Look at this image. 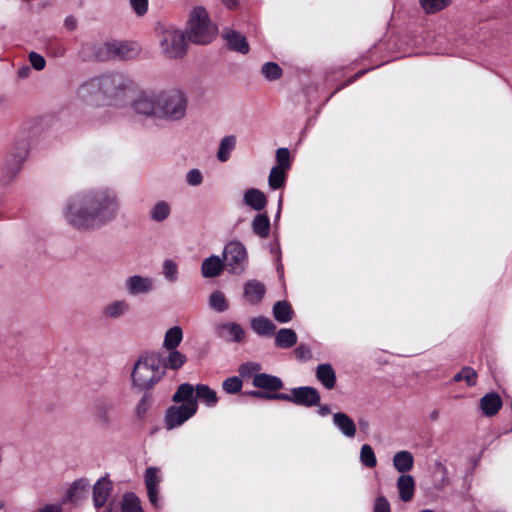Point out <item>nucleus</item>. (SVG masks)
Listing matches in <instances>:
<instances>
[{
    "mask_svg": "<svg viewBox=\"0 0 512 512\" xmlns=\"http://www.w3.org/2000/svg\"><path fill=\"white\" fill-rule=\"evenodd\" d=\"M252 383L256 388L271 391H277L283 387V383L280 378L265 373L256 374Z\"/></svg>",
    "mask_w": 512,
    "mask_h": 512,
    "instance_id": "nucleus-23",
    "label": "nucleus"
},
{
    "mask_svg": "<svg viewBox=\"0 0 512 512\" xmlns=\"http://www.w3.org/2000/svg\"><path fill=\"white\" fill-rule=\"evenodd\" d=\"M29 60L31 65L36 70H42L45 67L46 61L45 59L36 52H31L29 55Z\"/></svg>",
    "mask_w": 512,
    "mask_h": 512,
    "instance_id": "nucleus-54",
    "label": "nucleus"
},
{
    "mask_svg": "<svg viewBox=\"0 0 512 512\" xmlns=\"http://www.w3.org/2000/svg\"><path fill=\"white\" fill-rule=\"evenodd\" d=\"M360 461L368 468H374L377 465L375 453L369 444L362 445L360 450Z\"/></svg>",
    "mask_w": 512,
    "mask_h": 512,
    "instance_id": "nucleus-46",
    "label": "nucleus"
},
{
    "mask_svg": "<svg viewBox=\"0 0 512 512\" xmlns=\"http://www.w3.org/2000/svg\"><path fill=\"white\" fill-rule=\"evenodd\" d=\"M277 165L275 167L289 170L290 168V152L287 148H279L276 151Z\"/></svg>",
    "mask_w": 512,
    "mask_h": 512,
    "instance_id": "nucleus-49",
    "label": "nucleus"
},
{
    "mask_svg": "<svg viewBox=\"0 0 512 512\" xmlns=\"http://www.w3.org/2000/svg\"><path fill=\"white\" fill-rule=\"evenodd\" d=\"M122 512H143L139 498L133 493H127L122 500Z\"/></svg>",
    "mask_w": 512,
    "mask_h": 512,
    "instance_id": "nucleus-44",
    "label": "nucleus"
},
{
    "mask_svg": "<svg viewBox=\"0 0 512 512\" xmlns=\"http://www.w3.org/2000/svg\"><path fill=\"white\" fill-rule=\"evenodd\" d=\"M261 72L263 76L269 81L277 80L282 75L281 67L275 62H266L262 66Z\"/></svg>",
    "mask_w": 512,
    "mask_h": 512,
    "instance_id": "nucleus-47",
    "label": "nucleus"
},
{
    "mask_svg": "<svg viewBox=\"0 0 512 512\" xmlns=\"http://www.w3.org/2000/svg\"><path fill=\"white\" fill-rule=\"evenodd\" d=\"M112 41L99 42L93 45V56L99 61H107L113 59Z\"/></svg>",
    "mask_w": 512,
    "mask_h": 512,
    "instance_id": "nucleus-38",
    "label": "nucleus"
},
{
    "mask_svg": "<svg viewBox=\"0 0 512 512\" xmlns=\"http://www.w3.org/2000/svg\"><path fill=\"white\" fill-rule=\"evenodd\" d=\"M320 413H321L322 415H326V414L330 413V409H329V407H328V406H322V407H320Z\"/></svg>",
    "mask_w": 512,
    "mask_h": 512,
    "instance_id": "nucleus-64",
    "label": "nucleus"
},
{
    "mask_svg": "<svg viewBox=\"0 0 512 512\" xmlns=\"http://www.w3.org/2000/svg\"><path fill=\"white\" fill-rule=\"evenodd\" d=\"M317 380L328 390L336 385V372L330 364H320L316 368Z\"/></svg>",
    "mask_w": 512,
    "mask_h": 512,
    "instance_id": "nucleus-21",
    "label": "nucleus"
},
{
    "mask_svg": "<svg viewBox=\"0 0 512 512\" xmlns=\"http://www.w3.org/2000/svg\"><path fill=\"white\" fill-rule=\"evenodd\" d=\"M186 32L192 43L206 45L215 38L217 28L211 22L206 9L197 6L189 14Z\"/></svg>",
    "mask_w": 512,
    "mask_h": 512,
    "instance_id": "nucleus-5",
    "label": "nucleus"
},
{
    "mask_svg": "<svg viewBox=\"0 0 512 512\" xmlns=\"http://www.w3.org/2000/svg\"><path fill=\"white\" fill-rule=\"evenodd\" d=\"M120 202L110 189H89L73 194L66 201L63 216L68 225L80 232H92L118 216Z\"/></svg>",
    "mask_w": 512,
    "mask_h": 512,
    "instance_id": "nucleus-1",
    "label": "nucleus"
},
{
    "mask_svg": "<svg viewBox=\"0 0 512 512\" xmlns=\"http://www.w3.org/2000/svg\"><path fill=\"white\" fill-rule=\"evenodd\" d=\"M287 171L288 170L273 167L268 177L269 187L274 190L281 188L285 183Z\"/></svg>",
    "mask_w": 512,
    "mask_h": 512,
    "instance_id": "nucleus-41",
    "label": "nucleus"
},
{
    "mask_svg": "<svg viewBox=\"0 0 512 512\" xmlns=\"http://www.w3.org/2000/svg\"><path fill=\"white\" fill-rule=\"evenodd\" d=\"M236 146V136L229 135L224 137L219 145L217 151V158L221 162H226L230 158L231 152L235 149Z\"/></svg>",
    "mask_w": 512,
    "mask_h": 512,
    "instance_id": "nucleus-33",
    "label": "nucleus"
},
{
    "mask_svg": "<svg viewBox=\"0 0 512 512\" xmlns=\"http://www.w3.org/2000/svg\"><path fill=\"white\" fill-rule=\"evenodd\" d=\"M112 491V482L102 477L99 479L93 487V502L96 508H100L105 505Z\"/></svg>",
    "mask_w": 512,
    "mask_h": 512,
    "instance_id": "nucleus-15",
    "label": "nucleus"
},
{
    "mask_svg": "<svg viewBox=\"0 0 512 512\" xmlns=\"http://www.w3.org/2000/svg\"><path fill=\"white\" fill-rule=\"evenodd\" d=\"M265 292V286L257 280H250L244 285V296L251 304L259 303Z\"/></svg>",
    "mask_w": 512,
    "mask_h": 512,
    "instance_id": "nucleus-24",
    "label": "nucleus"
},
{
    "mask_svg": "<svg viewBox=\"0 0 512 512\" xmlns=\"http://www.w3.org/2000/svg\"><path fill=\"white\" fill-rule=\"evenodd\" d=\"M292 308L285 301H278L273 306V316L280 323H287L292 319Z\"/></svg>",
    "mask_w": 512,
    "mask_h": 512,
    "instance_id": "nucleus-35",
    "label": "nucleus"
},
{
    "mask_svg": "<svg viewBox=\"0 0 512 512\" xmlns=\"http://www.w3.org/2000/svg\"><path fill=\"white\" fill-rule=\"evenodd\" d=\"M112 46L113 59H132L139 53L138 48L132 43L112 41Z\"/></svg>",
    "mask_w": 512,
    "mask_h": 512,
    "instance_id": "nucleus-25",
    "label": "nucleus"
},
{
    "mask_svg": "<svg viewBox=\"0 0 512 512\" xmlns=\"http://www.w3.org/2000/svg\"><path fill=\"white\" fill-rule=\"evenodd\" d=\"M252 330L261 336H270L275 332V324L266 317H256L251 320Z\"/></svg>",
    "mask_w": 512,
    "mask_h": 512,
    "instance_id": "nucleus-29",
    "label": "nucleus"
},
{
    "mask_svg": "<svg viewBox=\"0 0 512 512\" xmlns=\"http://www.w3.org/2000/svg\"><path fill=\"white\" fill-rule=\"evenodd\" d=\"M188 100L179 89L157 90V120L176 122L186 116Z\"/></svg>",
    "mask_w": 512,
    "mask_h": 512,
    "instance_id": "nucleus-4",
    "label": "nucleus"
},
{
    "mask_svg": "<svg viewBox=\"0 0 512 512\" xmlns=\"http://www.w3.org/2000/svg\"><path fill=\"white\" fill-rule=\"evenodd\" d=\"M134 90V83L121 73H110L92 78L79 89L87 99H106L113 105L123 104Z\"/></svg>",
    "mask_w": 512,
    "mask_h": 512,
    "instance_id": "nucleus-2",
    "label": "nucleus"
},
{
    "mask_svg": "<svg viewBox=\"0 0 512 512\" xmlns=\"http://www.w3.org/2000/svg\"><path fill=\"white\" fill-rule=\"evenodd\" d=\"M333 423L346 437L352 438L355 436L356 425L347 414L343 412L335 413Z\"/></svg>",
    "mask_w": 512,
    "mask_h": 512,
    "instance_id": "nucleus-27",
    "label": "nucleus"
},
{
    "mask_svg": "<svg viewBox=\"0 0 512 512\" xmlns=\"http://www.w3.org/2000/svg\"><path fill=\"white\" fill-rule=\"evenodd\" d=\"M267 398L293 402V399L291 398V395H289V394H273L272 396H267Z\"/></svg>",
    "mask_w": 512,
    "mask_h": 512,
    "instance_id": "nucleus-58",
    "label": "nucleus"
},
{
    "mask_svg": "<svg viewBox=\"0 0 512 512\" xmlns=\"http://www.w3.org/2000/svg\"><path fill=\"white\" fill-rule=\"evenodd\" d=\"M196 399L205 403L208 407H214L218 402L217 393L208 385L199 384L195 387Z\"/></svg>",
    "mask_w": 512,
    "mask_h": 512,
    "instance_id": "nucleus-31",
    "label": "nucleus"
},
{
    "mask_svg": "<svg viewBox=\"0 0 512 512\" xmlns=\"http://www.w3.org/2000/svg\"><path fill=\"white\" fill-rule=\"evenodd\" d=\"M30 72V68L29 67H23L21 68L19 71H18V75L21 77V78H24V77H27L28 74Z\"/></svg>",
    "mask_w": 512,
    "mask_h": 512,
    "instance_id": "nucleus-62",
    "label": "nucleus"
},
{
    "mask_svg": "<svg viewBox=\"0 0 512 512\" xmlns=\"http://www.w3.org/2000/svg\"><path fill=\"white\" fill-rule=\"evenodd\" d=\"M262 369L261 365L259 363L255 362H247L240 366L239 373L245 377V376H251L254 372H258Z\"/></svg>",
    "mask_w": 512,
    "mask_h": 512,
    "instance_id": "nucleus-51",
    "label": "nucleus"
},
{
    "mask_svg": "<svg viewBox=\"0 0 512 512\" xmlns=\"http://www.w3.org/2000/svg\"><path fill=\"white\" fill-rule=\"evenodd\" d=\"M477 378H478V375H477V372L475 371V369H473L472 367H469V366H465L458 373H456L453 376L452 381L453 382L465 381L467 386L473 387L477 383Z\"/></svg>",
    "mask_w": 512,
    "mask_h": 512,
    "instance_id": "nucleus-39",
    "label": "nucleus"
},
{
    "mask_svg": "<svg viewBox=\"0 0 512 512\" xmlns=\"http://www.w3.org/2000/svg\"><path fill=\"white\" fill-rule=\"evenodd\" d=\"M40 512H61V508L58 505H47Z\"/></svg>",
    "mask_w": 512,
    "mask_h": 512,
    "instance_id": "nucleus-59",
    "label": "nucleus"
},
{
    "mask_svg": "<svg viewBox=\"0 0 512 512\" xmlns=\"http://www.w3.org/2000/svg\"><path fill=\"white\" fill-rule=\"evenodd\" d=\"M183 338L182 329L179 326H174L168 329L164 337V347L168 350H174L181 343Z\"/></svg>",
    "mask_w": 512,
    "mask_h": 512,
    "instance_id": "nucleus-36",
    "label": "nucleus"
},
{
    "mask_svg": "<svg viewBox=\"0 0 512 512\" xmlns=\"http://www.w3.org/2000/svg\"><path fill=\"white\" fill-rule=\"evenodd\" d=\"M224 268L223 259L217 255H212L202 262L201 273L204 278H214L220 275Z\"/></svg>",
    "mask_w": 512,
    "mask_h": 512,
    "instance_id": "nucleus-18",
    "label": "nucleus"
},
{
    "mask_svg": "<svg viewBox=\"0 0 512 512\" xmlns=\"http://www.w3.org/2000/svg\"><path fill=\"white\" fill-rule=\"evenodd\" d=\"M451 4V0H419V5L426 14H435Z\"/></svg>",
    "mask_w": 512,
    "mask_h": 512,
    "instance_id": "nucleus-40",
    "label": "nucleus"
},
{
    "mask_svg": "<svg viewBox=\"0 0 512 512\" xmlns=\"http://www.w3.org/2000/svg\"><path fill=\"white\" fill-rule=\"evenodd\" d=\"M254 234L261 238H267L270 233V220L266 213L257 214L252 220Z\"/></svg>",
    "mask_w": 512,
    "mask_h": 512,
    "instance_id": "nucleus-30",
    "label": "nucleus"
},
{
    "mask_svg": "<svg viewBox=\"0 0 512 512\" xmlns=\"http://www.w3.org/2000/svg\"><path fill=\"white\" fill-rule=\"evenodd\" d=\"M150 407L149 401L146 398H142L136 407V414L139 418H144Z\"/></svg>",
    "mask_w": 512,
    "mask_h": 512,
    "instance_id": "nucleus-57",
    "label": "nucleus"
},
{
    "mask_svg": "<svg viewBox=\"0 0 512 512\" xmlns=\"http://www.w3.org/2000/svg\"><path fill=\"white\" fill-rule=\"evenodd\" d=\"M130 305L126 300H114L103 307V316L107 319H118L128 313Z\"/></svg>",
    "mask_w": 512,
    "mask_h": 512,
    "instance_id": "nucleus-22",
    "label": "nucleus"
},
{
    "mask_svg": "<svg viewBox=\"0 0 512 512\" xmlns=\"http://www.w3.org/2000/svg\"><path fill=\"white\" fill-rule=\"evenodd\" d=\"M373 512H391L390 504L384 496H378L376 498Z\"/></svg>",
    "mask_w": 512,
    "mask_h": 512,
    "instance_id": "nucleus-52",
    "label": "nucleus"
},
{
    "mask_svg": "<svg viewBox=\"0 0 512 512\" xmlns=\"http://www.w3.org/2000/svg\"><path fill=\"white\" fill-rule=\"evenodd\" d=\"M229 49L246 54L249 51V45L246 37L234 30H225L222 34Z\"/></svg>",
    "mask_w": 512,
    "mask_h": 512,
    "instance_id": "nucleus-17",
    "label": "nucleus"
},
{
    "mask_svg": "<svg viewBox=\"0 0 512 512\" xmlns=\"http://www.w3.org/2000/svg\"><path fill=\"white\" fill-rule=\"evenodd\" d=\"M480 407L484 415L493 416L502 407L501 397L497 393H488L480 399Z\"/></svg>",
    "mask_w": 512,
    "mask_h": 512,
    "instance_id": "nucleus-26",
    "label": "nucleus"
},
{
    "mask_svg": "<svg viewBox=\"0 0 512 512\" xmlns=\"http://www.w3.org/2000/svg\"><path fill=\"white\" fill-rule=\"evenodd\" d=\"M113 404L109 401L98 402L93 409V419L101 427L111 425L113 417Z\"/></svg>",
    "mask_w": 512,
    "mask_h": 512,
    "instance_id": "nucleus-16",
    "label": "nucleus"
},
{
    "mask_svg": "<svg viewBox=\"0 0 512 512\" xmlns=\"http://www.w3.org/2000/svg\"><path fill=\"white\" fill-rule=\"evenodd\" d=\"M244 203L256 211L263 210L267 205L266 195L259 189L250 188L243 195Z\"/></svg>",
    "mask_w": 512,
    "mask_h": 512,
    "instance_id": "nucleus-19",
    "label": "nucleus"
},
{
    "mask_svg": "<svg viewBox=\"0 0 512 512\" xmlns=\"http://www.w3.org/2000/svg\"><path fill=\"white\" fill-rule=\"evenodd\" d=\"M24 160V153H12L6 157L3 163L1 177V181L4 184L10 183L15 178V176L19 173Z\"/></svg>",
    "mask_w": 512,
    "mask_h": 512,
    "instance_id": "nucleus-10",
    "label": "nucleus"
},
{
    "mask_svg": "<svg viewBox=\"0 0 512 512\" xmlns=\"http://www.w3.org/2000/svg\"><path fill=\"white\" fill-rule=\"evenodd\" d=\"M130 106L137 116L157 119V90L141 91Z\"/></svg>",
    "mask_w": 512,
    "mask_h": 512,
    "instance_id": "nucleus-9",
    "label": "nucleus"
},
{
    "mask_svg": "<svg viewBox=\"0 0 512 512\" xmlns=\"http://www.w3.org/2000/svg\"><path fill=\"white\" fill-rule=\"evenodd\" d=\"M187 183L191 186H197L202 183L203 177L198 169L190 170L186 175Z\"/></svg>",
    "mask_w": 512,
    "mask_h": 512,
    "instance_id": "nucleus-53",
    "label": "nucleus"
},
{
    "mask_svg": "<svg viewBox=\"0 0 512 512\" xmlns=\"http://www.w3.org/2000/svg\"><path fill=\"white\" fill-rule=\"evenodd\" d=\"M198 410L197 401H189L181 405L170 406L164 416L165 427L172 430L184 424L193 417Z\"/></svg>",
    "mask_w": 512,
    "mask_h": 512,
    "instance_id": "nucleus-8",
    "label": "nucleus"
},
{
    "mask_svg": "<svg viewBox=\"0 0 512 512\" xmlns=\"http://www.w3.org/2000/svg\"><path fill=\"white\" fill-rule=\"evenodd\" d=\"M242 385V380L237 376H233L223 381L222 388L229 394H235L241 390Z\"/></svg>",
    "mask_w": 512,
    "mask_h": 512,
    "instance_id": "nucleus-48",
    "label": "nucleus"
},
{
    "mask_svg": "<svg viewBox=\"0 0 512 512\" xmlns=\"http://www.w3.org/2000/svg\"><path fill=\"white\" fill-rule=\"evenodd\" d=\"M249 395L257 398L268 399L267 396H272L273 394L264 393L260 391H251L249 392Z\"/></svg>",
    "mask_w": 512,
    "mask_h": 512,
    "instance_id": "nucleus-60",
    "label": "nucleus"
},
{
    "mask_svg": "<svg viewBox=\"0 0 512 512\" xmlns=\"http://www.w3.org/2000/svg\"><path fill=\"white\" fill-rule=\"evenodd\" d=\"M65 26H66L69 30H73V29H75V27H76V20H75L73 17H68V18H66V20H65Z\"/></svg>",
    "mask_w": 512,
    "mask_h": 512,
    "instance_id": "nucleus-61",
    "label": "nucleus"
},
{
    "mask_svg": "<svg viewBox=\"0 0 512 512\" xmlns=\"http://www.w3.org/2000/svg\"><path fill=\"white\" fill-rule=\"evenodd\" d=\"M297 342V334L294 330L283 328L275 336V345L279 348H290Z\"/></svg>",
    "mask_w": 512,
    "mask_h": 512,
    "instance_id": "nucleus-32",
    "label": "nucleus"
},
{
    "mask_svg": "<svg viewBox=\"0 0 512 512\" xmlns=\"http://www.w3.org/2000/svg\"><path fill=\"white\" fill-rule=\"evenodd\" d=\"M222 1L228 7H234L236 5V0H222Z\"/></svg>",
    "mask_w": 512,
    "mask_h": 512,
    "instance_id": "nucleus-63",
    "label": "nucleus"
},
{
    "mask_svg": "<svg viewBox=\"0 0 512 512\" xmlns=\"http://www.w3.org/2000/svg\"><path fill=\"white\" fill-rule=\"evenodd\" d=\"M293 403L306 407L316 406L320 402L319 392L309 386L294 388L291 391Z\"/></svg>",
    "mask_w": 512,
    "mask_h": 512,
    "instance_id": "nucleus-11",
    "label": "nucleus"
},
{
    "mask_svg": "<svg viewBox=\"0 0 512 512\" xmlns=\"http://www.w3.org/2000/svg\"><path fill=\"white\" fill-rule=\"evenodd\" d=\"M223 261L230 273L241 274L248 262L245 246L237 240L228 242L223 250Z\"/></svg>",
    "mask_w": 512,
    "mask_h": 512,
    "instance_id": "nucleus-7",
    "label": "nucleus"
},
{
    "mask_svg": "<svg viewBox=\"0 0 512 512\" xmlns=\"http://www.w3.org/2000/svg\"><path fill=\"white\" fill-rule=\"evenodd\" d=\"M170 211L171 208L167 202L159 201L153 206L150 212V217L153 221L161 222L168 218Z\"/></svg>",
    "mask_w": 512,
    "mask_h": 512,
    "instance_id": "nucleus-42",
    "label": "nucleus"
},
{
    "mask_svg": "<svg viewBox=\"0 0 512 512\" xmlns=\"http://www.w3.org/2000/svg\"><path fill=\"white\" fill-rule=\"evenodd\" d=\"M296 358L300 361L309 360L312 357L311 350L308 346L300 345L294 350Z\"/></svg>",
    "mask_w": 512,
    "mask_h": 512,
    "instance_id": "nucleus-55",
    "label": "nucleus"
},
{
    "mask_svg": "<svg viewBox=\"0 0 512 512\" xmlns=\"http://www.w3.org/2000/svg\"><path fill=\"white\" fill-rule=\"evenodd\" d=\"M133 10L138 15H144L148 9V0H130Z\"/></svg>",
    "mask_w": 512,
    "mask_h": 512,
    "instance_id": "nucleus-56",
    "label": "nucleus"
},
{
    "mask_svg": "<svg viewBox=\"0 0 512 512\" xmlns=\"http://www.w3.org/2000/svg\"><path fill=\"white\" fill-rule=\"evenodd\" d=\"M125 287L129 295L147 294L154 288V281L150 277L133 275L125 280Z\"/></svg>",
    "mask_w": 512,
    "mask_h": 512,
    "instance_id": "nucleus-12",
    "label": "nucleus"
},
{
    "mask_svg": "<svg viewBox=\"0 0 512 512\" xmlns=\"http://www.w3.org/2000/svg\"><path fill=\"white\" fill-rule=\"evenodd\" d=\"M397 489L399 492V497L402 501H411L415 492L414 478L409 474H402L397 479Z\"/></svg>",
    "mask_w": 512,
    "mask_h": 512,
    "instance_id": "nucleus-20",
    "label": "nucleus"
},
{
    "mask_svg": "<svg viewBox=\"0 0 512 512\" xmlns=\"http://www.w3.org/2000/svg\"><path fill=\"white\" fill-rule=\"evenodd\" d=\"M414 465V457L411 452L402 450L393 456L394 468L402 474H407Z\"/></svg>",
    "mask_w": 512,
    "mask_h": 512,
    "instance_id": "nucleus-28",
    "label": "nucleus"
},
{
    "mask_svg": "<svg viewBox=\"0 0 512 512\" xmlns=\"http://www.w3.org/2000/svg\"><path fill=\"white\" fill-rule=\"evenodd\" d=\"M160 362V356L157 353L142 354L135 362L131 372L133 386L139 390H148L159 382L163 376Z\"/></svg>",
    "mask_w": 512,
    "mask_h": 512,
    "instance_id": "nucleus-3",
    "label": "nucleus"
},
{
    "mask_svg": "<svg viewBox=\"0 0 512 512\" xmlns=\"http://www.w3.org/2000/svg\"><path fill=\"white\" fill-rule=\"evenodd\" d=\"M88 488V481L85 479H79L72 484L68 490L67 497L70 501H78L86 496Z\"/></svg>",
    "mask_w": 512,
    "mask_h": 512,
    "instance_id": "nucleus-37",
    "label": "nucleus"
},
{
    "mask_svg": "<svg viewBox=\"0 0 512 512\" xmlns=\"http://www.w3.org/2000/svg\"><path fill=\"white\" fill-rule=\"evenodd\" d=\"M194 392H195V387H193L189 383H183L178 386L177 391L172 396V401L175 403H186L189 401H197L196 398H193Z\"/></svg>",
    "mask_w": 512,
    "mask_h": 512,
    "instance_id": "nucleus-34",
    "label": "nucleus"
},
{
    "mask_svg": "<svg viewBox=\"0 0 512 512\" xmlns=\"http://www.w3.org/2000/svg\"><path fill=\"white\" fill-rule=\"evenodd\" d=\"M161 53L169 59L182 58L187 53L186 34L173 26L162 27L158 34Z\"/></svg>",
    "mask_w": 512,
    "mask_h": 512,
    "instance_id": "nucleus-6",
    "label": "nucleus"
},
{
    "mask_svg": "<svg viewBox=\"0 0 512 512\" xmlns=\"http://www.w3.org/2000/svg\"><path fill=\"white\" fill-rule=\"evenodd\" d=\"M218 337L227 342H242L245 339L244 329L237 323H222L215 327Z\"/></svg>",
    "mask_w": 512,
    "mask_h": 512,
    "instance_id": "nucleus-13",
    "label": "nucleus"
},
{
    "mask_svg": "<svg viewBox=\"0 0 512 512\" xmlns=\"http://www.w3.org/2000/svg\"><path fill=\"white\" fill-rule=\"evenodd\" d=\"M209 306L217 312H223L228 309L229 305L221 291H214L209 297Z\"/></svg>",
    "mask_w": 512,
    "mask_h": 512,
    "instance_id": "nucleus-45",
    "label": "nucleus"
},
{
    "mask_svg": "<svg viewBox=\"0 0 512 512\" xmlns=\"http://www.w3.org/2000/svg\"><path fill=\"white\" fill-rule=\"evenodd\" d=\"M161 476L159 469L149 467L145 472V485L148 493L149 500L154 507H158V493Z\"/></svg>",
    "mask_w": 512,
    "mask_h": 512,
    "instance_id": "nucleus-14",
    "label": "nucleus"
},
{
    "mask_svg": "<svg viewBox=\"0 0 512 512\" xmlns=\"http://www.w3.org/2000/svg\"><path fill=\"white\" fill-rule=\"evenodd\" d=\"M186 360H187V358L184 354H182L178 350L174 349V350H171L170 353L168 354V356L164 362V366L166 368H169L172 370H177L184 365Z\"/></svg>",
    "mask_w": 512,
    "mask_h": 512,
    "instance_id": "nucleus-43",
    "label": "nucleus"
},
{
    "mask_svg": "<svg viewBox=\"0 0 512 512\" xmlns=\"http://www.w3.org/2000/svg\"><path fill=\"white\" fill-rule=\"evenodd\" d=\"M177 273L178 268L174 261L167 259L163 262V275L167 280L171 282L175 281L177 279Z\"/></svg>",
    "mask_w": 512,
    "mask_h": 512,
    "instance_id": "nucleus-50",
    "label": "nucleus"
}]
</instances>
